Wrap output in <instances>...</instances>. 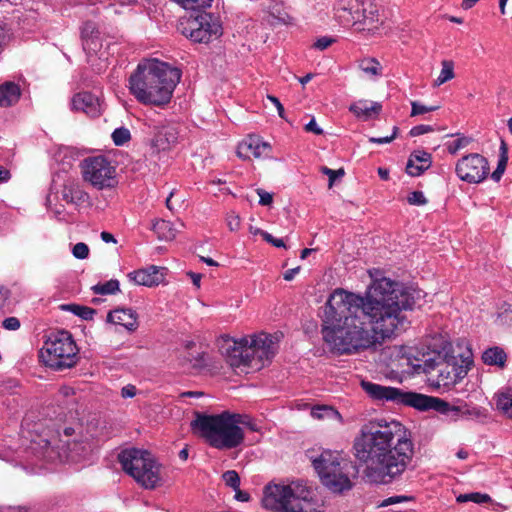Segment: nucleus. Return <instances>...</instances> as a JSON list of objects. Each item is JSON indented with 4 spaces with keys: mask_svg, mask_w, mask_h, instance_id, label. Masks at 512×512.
Here are the masks:
<instances>
[{
    "mask_svg": "<svg viewBox=\"0 0 512 512\" xmlns=\"http://www.w3.org/2000/svg\"><path fill=\"white\" fill-rule=\"evenodd\" d=\"M424 292L381 278L365 294L336 289L324 307L321 334L330 349L351 355L381 345L409 321L405 311L421 306Z\"/></svg>",
    "mask_w": 512,
    "mask_h": 512,
    "instance_id": "f257e3e1",
    "label": "nucleus"
},
{
    "mask_svg": "<svg viewBox=\"0 0 512 512\" xmlns=\"http://www.w3.org/2000/svg\"><path fill=\"white\" fill-rule=\"evenodd\" d=\"M353 451L364 465L366 481L387 485L398 480L410 465L414 444L410 432L399 421L373 419L361 426Z\"/></svg>",
    "mask_w": 512,
    "mask_h": 512,
    "instance_id": "f03ea898",
    "label": "nucleus"
},
{
    "mask_svg": "<svg viewBox=\"0 0 512 512\" xmlns=\"http://www.w3.org/2000/svg\"><path fill=\"white\" fill-rule=\"evenodd\" d=\"M407 365L415 373H425L428 381L437 388H449L462 380L473 364L469 349L456 348L441 336L433 337L427 351L409 352Z\"/></svg>",
    "mask_w": 512,
    "mask_h": 512,
    "instance_id": "7ed1b4c3",
    "label": "nucleus"
},
{
    "mask_svg": "<svg viewBox=\"0 0 512 512\" xmlns=\"http://www.w3.org/2000/svg\"><path fill=\"white\" fill-rule=\"evenodd\" d=\"M180 78L179 69L157 59H145L130 75L129 90L142 104L163 106L170 102Z\"/></svg>",
    "mask_w": 512,
    "mask_h": 512,
    "instance_id": "20e7f679",
    "label": "nucleus"
},
{
    "mask_svg": "<svg viewBox=\"0 0 512 512\" xmlns=\"http://www.w3.org/2000/svg\"><path fill=\"white\" fill-rule=\"evenodd\" d=\"M191 426L198 430L210 446L216 449H233L244 441L246 427L257 431V423L247 414L224 411L218 415H197Z\"/></svg>",
    "mask_w": 512,
    "mask_h": 512,
    "instance_id": "39448f33",
    "label": "nucleus"
},
{
    "mask_svg": "<svg viewBox=\"0 0 512 512\" xmlns=\"http://www.w3.org/2000/svg\"><path fill=\"white\" fill-rule=\"evenodd\" d=\"M224 342L230 364L235 367L260 368L272 359L277 348V338L264 332L238 340L227 338Z\"/></svg>",
    "mask_w": 512,
    "mask_h": 512,
    "instance_id": "423d86ee",
    "label": "nucleus"
},
{
    "mask_svg": "<svg viewBox=\"0 0 512 512\" xmlns=\"http://www.w3.org/2000/svg\"><path fill=\"white\" fill-rule=\"evenodd\" d=\"M361 387L375 401L391 402L413 407L420 411L435 410L445 415H457L458 407L432 396L404 391L400 388L384 386L370 381H362Z\"/></svg>",
    "mask_w": 512,
    "mask_h": 512,
    "instance_id": "0eeeda50",
    "label": "nucleus"
},
{
    "mask_svg": "<svg viewBox=\"0 0 512 512\" xmlns=\"http://www.w3.org/2000/svg\"><path fill=\"white\" fill-rule=\"evenodd\" d=\"M262 506L275 512H320L313 492L300 484L267 485L263 491Z\"/></svg>",
    "mask_w": 512,
    "mask_h": 512,
    "instance_id": "6e6552de",
    "label": "nucleus"
},
{
    "mask_svg": "<svg viewBox=\"0 0 512 512\" xmlns=\"http://www.w3.org/2000/svg\"><path fill=\"white\" fill-rule=\"evenodd\" d=\"M118 461L123 471L143 489L155 490L165 483L162 465L147 450L124 449Z\"/></svg>",
    "mask_w": 512,
    "mask_h": 512,
    "instance_id": "1a4fd4ad",
    "label": "nucleus"
},
{
    "mask_svg": "<svg viewBox=\"0 0 512 512\" xmlns=\"http://www.w3.org/2000/svg\"><path fill=\"white\" fill-rule=\"evenodd\" d=\"M336 20L357 31L374 33L383 25L380 5L375 0H337L334 5Z\"/></svg>",
    "mask_w": 512,
    "mask_h": 512,
    "instance_id": "9d476101",
    "label": "nucleus"
},
{
    "mask_svg": "<svg viewBox=\"0 0 512 512\" xmlns=\"http://www.w3.org/2000/svg\"><path fill=\"white\" fill-rule=\"evenodd\" d=\"M77 355L78 348L72 335L65 330L51 333L39 352L43 364L54 370L73 367L77 363Z\"/></svg>",
    "mask_w": 512,
    "mask_h": 512,
    "instance_id": "9b49d317",
    "label": "nucleus"
},
{
    "mask_svg": "<svg viewBox=\"0 0 512 512\" xmlns=\"http://www.w3.org/2000/svg\"><path fill=\"white\" fill-rule=\"evenodd\" d=\"M312 465L322 484L332 492L341 493L352 487L346 471L348 463L339 452L324 450L320 455L312 458Z\"/></svg>",
    "mask_w": 512,
    "mask_h": 512,
    "instance_id": "f8f14e48",
    "label": "nucleus"
},
{
    "mask_svg": "<svg viewBox=\"0 0 512 512\" xmlns=\"http://www.w3.org/2000/svg\"><path fill=\"white\" fill-rule=\"evenodd\" d=\"M84 182L96 190H110L117 186V167L104 155L84 158L80 163Z\"/></svg>",
    "mask_w": 512,
    "mask_h": 512,
    "instance_id": "ddd939ff",
    "label": "nucleus"
},
{
    "mask_svg": "<svg viewBox=\"0 0 512 512\" xmlns=\"http://www.w3.org/2000/svg\"><path fill=\"white\" fill-rule=\"evenodd\" d=\"M182 33L194 42L208 43L221 36L222 27L215 16L201 12L182 23Z\"/></svg>",
    "mask_w": 512,
    "mask_h": 512,
    "instance_id": "4468645a",
    "label": "nucleus"
},
{
    "mask_svg": "<svg viewBox=\"0 0 512 512\" xmlns=\"http://www.w3.org/2000/svg\"><path fill=\"white\" fill-rule=\"evenodd\" d=\"M455 172L462 181L477 184L487 177L489 163L484 156L478 153H471L457 161Z\"/></svg>",
    "mask_w": 512,
    "mask_h": 512,
    "instance_id": "2eb2a0df",
    "label": "nucleus"
},
{
    "mask_svg": "<svg viewBox=\"0 0 512 512\" xmlns=\"http://www.w3.org/2000/svg\"><path fill=\"white\" fill-rule=\"evenodd\" d=\"M178 140V132L172 125L154 126V136L151 140V146L156 151H165L170 149Z\"/></svg>",
    "mask_w": 512,
    "mask_h": 512,
    "instance_id": "dca6fc26",
    "label": "nucleus"
},
{
    "mask_svg": "<svg viewBox=\"0 0 512 512\" xmlns=\"http://www.w3.org/2000/svg\"><path fill=\"white\" fill-rule=\"evenodd\" d=\"M270 150L271 147L267 142L261 141L257 136H249L239 143L237 154L243 159H249L251 156L259 158L266 156Z\"/></svg>",
    "mask_w": 512,
    "mask_h": 512,
    "instance_id": "f3484780",
    "label": "nucleus"
},
{
    "mask_svg": "<svg viewBox=\"0 0 512 512\" xmlns=\"http://www.w3.org/2000/svg\"><path fill=\"white\" fill-rule=\"evenodd\" d=\"M71 108L90 117H97L101 113L99 99L89 92L75 94L71 101Z\"/></svg>",
    "mask_w": 512,
    "mask_h": 512,
    "instance_id": "a211bd4d",
    "label": "nucleus"
},
{
    "mask_svg": "<svg viewBox=\"0 0 512 512\" xmlns=\"http://www.w3.org/2000/svg\"><path fill=\"white\" fill-rule=\"evenodd\" d=\"M109 323L120 325L129 332H134L139 326L138 315L131 308H117L107 315Z\"/></svg>",
    "mask_w": 512,
    "mask_h": 512,
    "instance_id": "6ab92c4d",
    "label": "nucleus"
},
{
    "mask_svg": "<svg viewBox=\"0 0 512 512\" xmlns=\"http://www.w3.org/2000/svg\"><path fill=\"white\" fill-rule=\"evenodd\" d=\"M127 277L131 282L143 286H156L163 281V273L157 266H149L130 272Z\"/></svg>",
    "mask_w": 512,
    "mask_h": 512,
    "instance_id": "aec40b11",
    "label": "nucleus"
},
{
    "mask_svg": "<svg viewBox=\"0 0 512 512\" xmlns=\"http://www.w3.org/2000/svg\"><path fill=\"white\" fill-rule=\"evenodd\" d=\"M81 38L83 49L89 55L97 53L102 47V43L99 39V31L94 22L87 21L83 24L81 28Z\"/></svg>",
    "mask_w": 512,
    "mask_h": 512,
    "instance_id": "412c9836",
    "label": "nucleus"
},
{
    "mask_svg": "<svg viewBox=\"0 0 512 512\" xmlns=\"http://www.w3.org/2000/svg\"><path fill=\"white\" fill-rule=\"evenodd\" d=\"M431 166V155L425 151H415L408 159L406 172L413 177L420 176Z\"/></svg>",
    "mask_w": 512,
    "mask_h": 512,
    "instance_id": "4be33fe9",
    "label": "nucleus"
},
{
    "mask_svg": "<svg viewBox=\"0 0 512 512\" xmlns=\"http://www.w3.org/2000/svg\"><path fill=\"white\" fill-rule=\"evenodd\" d=\"M349 110L362 120H369L374 115H378L382 110V105L378 102L360 100L353 103Z\"/></svg>",
    "mask_w": 512,
    "mask_h": 512,
    "instance_id": "5701e85b",
    "label": "nucleus"
},
{
    "mask_svg": "<svg viewBox=\"0 0 512 512\" xmlns=\"http://www.w3.org/2000/svg\"><path fill=\"white\" fill-rule=\"evenodd\" d=\"M184 224L181 221H177V223H171L167 220H156L152 226L153 231L157 234L160 240H173L180 228H183Z\"/></svg>",
    "mask_w": 512,
    "mask_h": 512,
    "instance_id": "b1692460",
    "label": "nucleus"
},
{
    "mask_svg": "<svg viewBox=\"0 0 512 512\" xmlns=\"http://www.w3.org/2000/svg\"><path fill=\"white\" fill-rule=\"evenodd\" d=\"M56 399L60 402L63 407V411L60 414L64 416L72 415L76 411L77 399L75 397V390L69 386H62L56 395Z\"/></svg>",
    "mask_w": 512,
    "mask_h": 512,
    "instance_id": "393cba45",
    "label": "nucleus"
},
{
    "mask_svg": "<svg viewBox=\"0 0 512 512\" xmlns=\"http://www.w3.org/2000/svg\"><path fill=\"white\" fill-rule=\"evenodd\" d=\"M21 95L20 87L14 82H5L0 86V106L9 107L15 104Z\"/></svg>",
    "mask_w": 512,
    "mask_h": 512,
    "instance_id": "a878e982",
    "label": "nucleus"
},
{
    "mask_svg": "<svg viewBox=\"0 0 512 512\" xmlns=\"http://www.w3.org/2000/svg\"><path fill=\"white\" fill-rule=\"evenodd\" d=\"M62 197L67 203H83L88 199V194L77 184H66L62 191Z\"/></svg>",
    "mask_w": 512,
    "mask_h": 512,
    "instance_id": "bb28decb",
    "label": "nucleus"
},
{
    "mask_svg": "<svg viewBox=\"0 0 512 512\" xmlns=\"http://www.w3.org/2000/svg\"><path fill=\"white\" fill-rule=\"evenodd\" d=\"M506 353L499 347L488 348L482 355L483 362L487 365L503 367L506 362Z\"/></svg>",
    "mask_w": 512,
    "mask_h": 512,
    "instance_id": "cd10ccee",
    "label": "nucleus"
},
{
    "mask_svg": "<svg viewBox=\"0 0 512 512\" xmlns=\"http://www.w3.org/2000/svg\"><path fill=\"white\" fill-rule=\"evenodd\" d=\"M311 416L315 419L330 418V419L341 420V414L337 410L332 408L331 406H326V405L314 406L311 409Z\"/></svg>",
    "mask_w": 512,
    "mask_h": 512,
    "instance_id": "c85d7f7f",
    "label": "nucleus"
},
{
    "mask_svg": "<svg viewBox=\"0 0 512 512\" xmlns=\"http://www.w3.org/2000/svg\"><path fill=\"white\" fill-rule=\"evenodd\" d=\"M497 408L506 416L512 419V392H500L497 395Z\"/></svg>",
    "mask_w": 512,
    "mask_h": 512,
    "instance_id": "c756f323",
    "label": "nucleus"
},
{
    "mask_svg": "<svg viewBox=\"0 0 512 512\" xmlns=\"http://www.w3.org/2000/svg\"><path fill=\"white\" fill-rule=\"evenodd\" d=\"M441 72L437 79L434 81V86H441L455 77L454 63L450 60H443L441 62Z\"/></svg>",
    "mask_w": 512,
    "mask_h": 512,
    "instance_id": "7c9ffc66",
    "label": "nucleus"
},
{
    "mask_svg": "<svg viewBox=\"0 0 512 512\" xmlns=\"http://www.w3.org/2000/svg\"><path fill=\"white\" fill-rule=\"evenodd\" d=\"M490 500H491V498L488 494L480 493V492L459 494L456 497V501L458 503L474 502L477 504H483V503L489 502Z\"/></svg>",
    "mask_w": 512,
    "mask_h": 512,
    "instance_id": "2f4dec72",
    "label": "nucleus"
},
{
    "mask_svg": "<svg viewBox=\"0 0 512 512\" xmlns=\"http://www.w3.org/2000/svg\"><path fill=\"white\" fill-rule=\"evenodd\" d=\"M92 290L95 294L99 295L115 294L119 291V281L111 279L105 283H98L92 287Z\"/></svg>",
    "mask_w": 512,
    "mask_h": 512,
    "instance_id": "473e14b6",
    "label": "nucleus"
},
{
    "mask_svg": "<svg viewBox=\"0 0 512 512\" xmlns=\"http://www.w3.org/2000/svg\"><path fill=\"white\" fill-rule=\"evenodd\" d=\"M62 308L64 310H68L72 312L74 315L79 316L80 318L84 320H91L94 317L95 310L87 307V306H81L76 304L71 305H63Z\"/></svg>",
    "mask_w": 512,
    "mask_h": 512,
    "instance_id": "72a5a7b5",
    "label": "nucleus"
},
{
    "mask_svg": "<svg viewBox=\"0 0 512 512\" xmlns=\"http://www.w3.org/2000/svg\"><path fill=\"white\" fill-rule=\"evenodd\" d=\"M501 150H502V152H501V155L498 160L497 168L491 174V178L495 182L500 181L503 173L505 172L507 162H508L507 149H506L505 143H502Z\"/></svg>",
    "mask_w": 512,
    "mask_h": 512,
    "instance_id": "f704fd0d",
    "label": "nucleus"
},
{
    "mask_svg": "<svg viewBox=\"0 0 512 512\" xmlns=\"http://www.w3.org/2000/svg\"><path fill=\"white\" fill-rule=\"evenodd\" d=\"M360 68L364 73L371 76H379L382 70L380 63L374 58L362 60Z\"/></svg>",
    "mask_w": 512,
    "mask_h": 512,
    "instance_id": "c9c22d12",
    "label": "nucleus"
},
{
    "mask_svg": "<svg viewBox=\"0 0 512 512\" xmlns=\"http://www.w3.org/2000/svg\"><path fill=\"white\" fill-rule=\"evenodd\" d=\"M111 137L115 145L122 146L130 140L131 134L127 128L120 127L113 131Z\"/></svg>",
    "mask_w": 512,
    "mask_h": 512,
    "instance_id": "e433bc0d",
    "label": "nucleus"
},
{
    "mask_svg": "<svg viewBox=\"0 0 512 512\" xmlns=\"http://www.w3.org/2000/svg\"><path fill=\"white\" fill-rule=\"evenodd\" d=\"M222 479L224 483L232 488L234 491H237L240 487V477L238 473L234 470H228L223 473Z\"/></svg>",
    "mask_w": 512,
    "mask_h": 512,
    "instance_id": "4c0bfd02",
    "label": "nucleus"
},
{
    "mask_svg": "<svg viewBox=\"0 0 512 512\" xmlns=\"http://www.w3.org/2000/svg\"><path fill=\"white\" fill-rule=\"evenodd\" d=\"M471 142V139L465 136L458 137L453 142H450L447 146V150L450 154H456L460 149L465 148Z\"/></svg>",
    "mask_w": 512,
    "mask_h": 512,
    "instance_id": "58836bf2",
    "label": "nucleus"
},
{
    "mask_svg": "<svg viewBox=\"0 0 512 512\" xmlns=\"http://www.w3.org/2000/svg\"><path fill=\"white\" fill-rule=\"evenodd\" d=\"M439 109V106H426L417 101L411 102V116H417L428 112H433Z\"/></svg>",
    "mask_w": 512,
    "mask_h": 512,
    "instance_id": "ea45409f",
    "label": "nucleus"
},
{
    "mask_svg": "<svg viewBox=\"0 0 512 512\" xmlns=\"http://www.w3.org/2000/svg\"><path fill=\"white\" fill-rule=\"evenodd\" d=\"M407 201L410 205L422 206L427 203V199L422 191H413L408 197Z\"/></svg>",
    "mask_w": 512,
    "mask_h": 512,
    "instance_id": "a19ab883",
    "label": "nucleus"
},
{
    "mask_svg": "<svg viewBox=\"0 0 512 512\" xmlns=\"http://www.w3.org/2000/svg\"><path fill=\"white\" fill-rule=\"evenodd\" d=\"M72 253L77 259H85L89 255V248L85 243L79 242L74 245Z\"/></svg>",
    "mask_w": 512,
    "mask_h": 512,
    "instance_id": "79ce46f5",
    "label": "nucleus"
},
{
    "mask_svg": "<svg viewBox=\"0 0 512 512\" xmlns=\"http://www.w3.org/2000/svg\"><path fill=\"white\" fill-rule=\"evenodd\" d=\"M321 172L329 177V187L333 186L334 181L344 175L343 169L333 170L328 167H322Z\"/></svg>",
    "mask_w": 512,
    "mask_h": 512,
    "instance_id": "37998d69",
    "label": "nucleus"
},
{
    "mask_svg": "<svg viewBox=\"0 0 512 512\" xmlns=\"http://www.w3.org/2000/svg\"><path fill=\"white\" fill-rule=\"evenodd\" d=\"M434 131V128L430 125H417V126H414L409 134L413 137H416V136H420V135H423V134H426V133H430V132H433Z\"/></svg>",
    "mask_w": 512,
    "mask_h": 512,
    "instance_id": "c03bdc74",
    "label": "nucleus"
},
{
    "mask_svg": "<svg viewBox=\"0 0 512 512\" xmlns=\"http://www.w3.org/2000/svg\"><path fill=\"white\" fill-rule=\"evenodd\" d=\"M2 326L6 330L16 331L20 328V321L16 317H8L3 320Z\"/></svg>",
    "mask_w": 512,
    "mask_h": 512,
    "instance_id": "a18cd8bd",
    "label": "nucleus"
},
{
    "mask_svg": "<svg viewBox=\"0 0 512 512\" xmlns=\"http://www.w3.org/2000/svg\"><path fill=\"white\" fill-rule=\"evenodd\" d=\"M397 131H398V128L396 126H394L392 135L385 136V137H371V138H369V141L371 143H376V144L390 143L391 141H393L395 139Z\"/></svg>",
    "mask_w": 512,
    "mask_h": 512,
    "instance_id": "49530a36",
    "label": "nucleus"
},
{
    "mask_svg": "<svg viewBox=\"0 0 512 512\" xmlns=\"http://www.w3.org/2000/svg\"><path fill=\"white\" fill-rule=\"evenodd\" d=\"M260 236L268 243H270L271 245L275 246V247H278V248H281V247H285V244H284V241L282 239H278V238H275L273 237L270 233L268 232H260Z\"/></svg>",
    "mask_w": 512,
    "mask_h": 512,
    "instance_id": "de8ad7c7",
    "label": "nucleus"
},
{
    "mask_svg": "<svg viewBox=\"0 0 512 512\" xmlns=\"http://www.w3.org/2000/svg\"><path fill=\"white\" fill-rule=\"evenodd\" d=\"M227 225L231 231H237L240 227V217L234 212L229 213L227 216Z\"/></svg>",
    "mask_w": 512,
    "mask_h": 512,
    "instance_id": "09e8293b",
    "label": "nucleus"
},
{
    "mask_svg": "<svg viewBox=\"0 0 512 512\" xmlns=\"http://www.w3.org/2000/svg\"><path fill=\"white\" fill-rule=\"evenodd\" d=\"M258 196H259V204L260 205H263V206H267V205H270L273 201V196L272 194L266 192L265 190L263 189H257L256 190Z\"/></svg>",
    "mask_w": 512,
    "mask_h": 512,
    "instance_id": "8fccbe9b",
    "label": "nucleus"
},
{
    "mask_svg": "<svg viewBox=\"0 0 512 512\" xmlns=\"http://www.w3.org/2000/svg\"><path fill=\"white\" fill-rule=\"evenodd\" d=\"M334 42V39L330 38V37H321L319 38L315 43H314V47L319 49V50H325L327 49L332 43Z\"/></svg>",
    "mask_w": 512,
    "mask_h": 512,
    "instance_id": "3c124183",
    "label": "nucleus"
},
{
    "mask_svg": "<svg viewBox=\"0 0 512 512\" xmlns=\"http://www.w3.org/2000/svg\"><path fill=\"white\" fill-rule=\"evenodd\" d=\"M305 131L311 132L316 135L323 134V130L317 125L314 118H312L306 125H305Z\"/></svg>",
    "mask_w": 512,
    "mask_h": 512,
    "instance_id": "603ef678",
    "label": "nucleus"
},
{
    "mask_svg": "<svg viewBox=\"0 0 512 512\" xmlns=\"http://www.w3.org/2000/svg\"><path fill=\"white\" fill-rule=\"evenodd\" d=\"M137 389L134 385L128 384L121 389L122 398H132L136 395Z\"/></svg>",
    "mask_w": 512,
    "mask_h": 512,
    "instance_id": "864d4df0",
    "label": "nucleus"
},
{
    "mask_svg": "<svg viewBox=\"0 0 512 512\" xmlns=\"http://www.w3.org/2000/svg\"><path fill=\"white\" fill-rule=\"evenodd\" d=\"M267 99L275 105L276 109H277V112H278V115L281 117V118H284V107L283 105L281 104V102L279 101V99L275 96H272V95H268L267 96Z\"/></svg>",
    "mask_w": 512,
    "mask_h": 512,
    "instance_id": "5fc2aeb1",
    "label": "nucleus"
},
{
    "mask_svg": "<svg viewBox=\"0 0 512 512\" xmlns=\"http://www.w3.org/2000/svg\"><path fill=\"white\" fill-rule=\"evenodd\" d=\"M299 270H300V267L289 269L284 273L283 278L286 281H291L295 277V275L299 272Z\"/></svg>",
    "mask_w": 512,
    "mask_h": 512,
    "instance_id": "6e6d98bb",
    "label": "nucleus"
},
{
    "mask_svg": "<svg viewBox=\"0 0 512 512\" xmlns=\"http://www.w3.org/2000/svg\"><path fill=\"white\" fill-rule=\"evenodd\" d=\"M405 499H406L405 497H400V496L389 497L382 502L381 506H388V505H391L394 503H398Z\"/></svg>",
    "mask_w": 512,
    "mask_h": 512,
    "instance_id": "4d7b16f0",
    "label": "nucleus"
},
{
    "mask_svg": "<svg viewBox=\"0 0 512 512\" xmlns=\"http://www.w3.org/2000/svg\"><path fill=\"white\" fill-rule=\"evenodd\" d=\"M101 239L106 243H116L115 237L111 233L106 231H103L101 233Z\"/></svg>",
    "mask_w": 512,
    "mask_h": 512,
    "instance_id": "13d9d810",
    "label": "nucleus"
},
{
    "mask_svg": "<svg viewBox=\"0 0 512 512\" xmlns=\"http://www.w3.org/2000/svg\"><path fill=\"white\" fill-rule=\"evenodd\" d=\"M188 275L190 276L193 284L199 288L200 287V282H201V274H198V273H194V272H189Z\"/></svg>",
    "mask_w": 512,
    "mask_h": 512,
    "instance_id": "bf43d9fd",
    "label": "nucleus"
},
{
    "mask_svg": "<svg viewBox=\"0 0 512 512\" xmlns=\"http://www.w3.org/2000/svg\"><path fill=\"white\" fill-rule=\"evenodd\" d=\"M0 512H27V510L25 507H21V506H18V507L9 506V507L2 508Z\"/></svg>",
    "mask_w": 512,
    "mask_h": 512,
    "instance_id": "052dcab7",
    "label": "nucleus"
},
{
    "mask_svg": "<svg viewBox=\"0 0 512 512\" xmlns=\"http://www.w3.org/2000/svg\"><path fill=\"white\" fill-rule=\"evenodd\" d=\"M236 492V499L239 500V501H248L249 499V494L246 493V492H242L239 488Z\"/></svg>",
    "mask_w": 512,
    "mask_h": 512,
    "instance_id": "680f3d73",
    "label": "nucleus"
},
{
    "mask_svg": "<svg viewBox=\"0 0 512 512\" xmlns=\"http://www.w3.org/2000/svg\"><path fill=\"white\" fill-rule=\"evenodd\" d=\"M10 173L7 169L0 166V183L9 179Z\"/></svg>",
    "mask_w": 512,
    "mask_h": 512,
    "instance_id": "e2e57ef3",
    "label": "nucleus"
},
{
    "mask_svg": "<svg viewBox=\"0 0 512 512\" xmlns=\"http://www.w3.org/2000/svg\"><path fill=\"white\" fill-rule=\"evenodd\" d=\"M479 0H463L461 7L465 10L472 8Z\"/></svg>",
    "mask_w": 512,
    "mask_h": 512,
    "instance_id": "0e129e2a",
    "label": "nucleus"
},
{
    "mask_svg": "<svg viewBox=\"0 0 512 512\" xmlns=\"http://www.w3.org/2000/svg\"><path fill=\"white\" fill-rule=\"evenodd\" d=\"M378 174L382 180H388L389 178V172L385 168H378Z\"/></svg>",
    "mask_w": 512,
    "mask_h": 512,
    "instance_id": "69168bd1",
    "label": "nucleus"
},
{
    "mask_svg": "<svg viewBox=\"0 0 512 512\" xmlns=\"http://www.w3.org/2000/svg\"><path fill=\"white\" fill-rule=\"evenodd\" d=\"M200 260L209 266H218V263L209 257H200Z\"/></svg>",
    "mask_w": 512,
    "mask_h": 512,
    "instance_id": "338daca9",
    "label": "nucleus"
},
{
    "mask_svg": "<svg viewBox=\"0 0 512 512\" xmlns=\"http://www.w3.org/2000/svg\"><path fill=\"white\" fill-rule=\"evenodd\" d=\"M314 250L310 248H305L301 252V259H306Z\"/></svg>",
    "mask_w": 512,
    "mask_h": 512,
    "instance_id": "774afa93",
    "label": "nucleus"
}]
</instances>
